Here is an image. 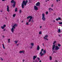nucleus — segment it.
I'll use <instances>...</instances> for the list:
<instances>
[{"instance_id": "obj_1", "label": "nucleus", "mask_w": 62, "mask_h": 62, "mask_svg": "<svg viewBox=\"0 0 62 62\" xmlns=\"http://www.w3.org/2000/svg\"><path fill=\"white\" fill-rule=\"evenodd\" d=\"M28 3V1L27 0L26 1L24 0H23L21 5L22 8H24V6H25L26 4Z\"/></svg>"}, {"instance_id": "obj_2", "label": "nucleus", "mask_w": 62, "mask_h": 62, "mask_svg": "<svg viewBox=\"0 0 62 62\" xmlns=\"http://www.w3.org/2000/svg\"><path fill=\"white\" fill-rule=\"evenodd\" d=\"M18 26V24H15L13 26L12 28L11 29V31L12 32V33H13L14 32V29H15V27L16 26V27H17Z\"/></svg>"}, {"instance_id": "obj_3", "label": "nucleus", "mask_w": 62, "mask_h": 62, "mask_svg": "<svg viewBox=\"0 0 62 62\" xmlns=\"http://www.w3.org/2000/svg\"><path fill=\"white\" fill-rule=\"evenodd\" d=\"M56 42V41H54L53 43V45L52 47V51H54V48H55V45L54 44Z\"/></svg>"}, {"instance_id": "obj_4", "label": "nucleus", "mask_w": 62, "mask_h": 62, "mask_svg": "<svg viewBox=\"0 0 62 62\" xmlns=\"http://www.w3.org/2000/svg\"><path fill=\"white\" fill-rule=\"evenodd\" d=\"M42 19L43 21H45L46 20V18L45 17V15L44 13L42 14Z\"/></svg>"}, {"instance_id": "obj_5", "label": "nucleus", "mask_w": 62, "mask_h": 62, "mask_svg": "<svg viewBox=\"0 0 62 62\" xmlns=\"http://www.w3.org/2000/svg\"><path fill=\"white\" fill-rule=\"evenodd\" d=\"M33 18V17L31 16H28L27 17V19H29V18H30V19L29 20L28 23H30V22H31V19Z\"/></svg>"}, {"instance_id": "obj_6", "label": "nucleus", "mask_w": 62, "mask_h": 62, "mask_svg": "<svg viewBox=\"0 0 62 62\" xmlns=\"http://www.w3.org/2000/svg\"><path fill=\"white\" fill-rule=\"evenodd\" d=\"M11 3H14L13 5H12V6H13V8H15L16 2L14 1V0H12L11 1Z\"/></svg>"}, {"instance_id": "obj_7", "label": "nucleus", "mask_w": 62, "mask_h": 62, "mask_svg": "<svg viewBox=\"0 0 62 62\" xmlns=\"http://www.w3.org/2000/svg\"><path fill=\"white\" fill-rule=\"evenodd\" d=\"M59 47H58V46H56L55 47V49L56 51H57L58 50H59Z\"/></svg>"}, {"instance_id": "obj_8", "label": "nucleus", "mask_w": 62, "mask_h": 62, "mask_svg": "<svg viewBox=\"0 0 62 62\" xmlns=\"http://www.w3.org/2000/svg\"><path fill=\"white\" fill-rule=\"evenodd\" d=\"M34 9L35 10H39L38 7L36 6H35L34 7Z\"/></svg>"}, {"instance_id": "obj_9", "label": "nucleus", "mask_w": 62, "mask_h": 62, "mask_svg": "<svg viewBox=\"0 0 62 62\" xmlns=\"http://www.w3.org/2000/svg\"><path fill=\"white\" fill-rule=\"evenodd\" d=\"M40 5V3L39 2H38L37 3H36V6H39Z\"/></svg>"}, {"instance_id": "obj_10", "label": "nucleus", "mask_w": 62, "mask_h": 62, "mask_svg": "<svg viewBox=\"0 0 62 62\" xmlns=\"http://www.w3.org/2000/svg\"><path fill=\"white\" fill-rule=\"evenodd\" d=\"M7 11L8 12L9 11V7H8V5L7 6Z\"/></svg>"}, {"instance_id": "obj_11", "label": "nucleus", "mask_w": 62, "mask_h": 62, "mask_svg": "<svg viewBox=\"0 0 62 62\" xmlns=\"http://www.w3.org/2000/svg\"><path fill=\"white\" fill-rule=\"evenodd\" d=\"M24 51L23 50L21 51L19 53L20 54H21V53H23V54H24Z\"/></svg>"}, {"instance_id": "obj_12", "label": "nucleus", "mask_w": 62, "mask_h": 62, "mask_svg": "<svg viewBox=\"0 0 62 62\" xmlns=\"http://www.w3.org/2000/svg\"><path fill=\"white\" fill-rule=\"evenodd\" d=\"M49 12H51V10L52 11H53V9H52L51 8H49Z\"/></svg>"}, {"instance_id": "obj_13", "label": "nucleus", "mask_w": 62, "mask_h": 62, "mask_svg": "<svg viewBox=\"0 0 62 62\" xmlns=\"http://www.w3.org/2000/svg\"><path fill=\"white\" fill-rule=\"evenodd\" d=\"M40 49V47L39 46H38L37 47V50H38V51H39V50Z\"/></svg>"}, {"instance_id": "obj_14", "label": "nucleus", "mask_w": 62, "mask_h": 62, "mask_svg": "<svg viewBox=\"0 0 62 62\" xmlns=\"http://www.w3.org/2000/svg\"><path fill=\"white\" fill-rule=\"evenodd\" d=\"M37 57V56H33V60H35V59H36V58Z\"/></svg>"}, {"instance_id": "obj_15", "label": "nucleus", "mask_w": 62, "mask_h": 62, "mask_svg": "<svg viewBox=\"0 0 62 62\" xmlns=\"http://www.w3.org/2000/svg\"><path fill=\"white\" fill-rule=\"evenodd\" d=\"M15 12H17V8H16L15 9Z\"/></svg>"}, {"instance_id": "obj_16", "label": "nucleus", "mask_w": 62, "mask_h": 62, "mask_svg": "<svg viewBox=\"0 0 62 62\" xmlns=\"http://www.w3.org/2000/svg\"><path fill=\"white\" fill-rule=\"evenodd\" d=\"M60 32H61V30L60 29H59L58 30V33H60Z\"/></svg>"}, {"instance_id": "obj_17", "label": "nucleus", "mask_w": 62, "mask_h": 62, "mask_svg": "<svg viewBox=\"0 0 62 62\" xmlns=\"http://www.w3.org/2000/svg\"><path fill=\"white\" fill-rule=\"evenodd\" d=\"M45 38H48V35H46L45 36Z\"/></svg>"}, {"instance_id": "obj_18", "label": "nucleus", "mask_w": 62, "mask_h": 62, "mask_svg": "<svg viewBox=\"0 0 62 62\" xmlns=\"http://www.w3.org/2000/svg\"><path fill=\"white\" fill-rule=\"evenodd\" d=\"M49 58L50 60H52V57H51V56H49Z\"/></svg>"}, {"instance_id": "obj_19", "label": "nucleus", "mask_w": 62, "mask_h": 62, "mask_svg": "<svg viewBox=\"0 0 62 62\" xmlns=\"http://www.w3.org/2000/svg\"><path fill=\"white\" fill-rule=\"evenodd\" d=\"M43 53H44V54H45V53H46V50H44Z\"/></svg>"}, {"instance_id": "obj_20", "label": "nucleus", "mask_w": 62, "mask_h": 62, "mask_svg": "<svg viewBox=\"0 0 62 62\" xmlns=\"http://www.w3.org/2000/svg\"><path fill=\"white\" fill-rule=\"evenodd\" d=\"M4 28H5L6 26V25L5 24H4L3 26Z\"/></svg>"}, {"instance_id": "obj_21", "label": "nucleus", "mask_w": 62, "mask_h": 62, "mask_svg": "<svg viewBox=\"0 0 62 62\" xmlns=\"http://www.w3.org/2000/svg\"><path fill=\"white\" fill-rule=\"evenodd\" d=\"M1 28H2V29H4V28L3 26H2L1 27Z\"/></svg>"}, {"instance_id": "obj_22", "label": "nucleus", "mask_w": 62, "mask_h": 62, "mask_svg": "<svg viewBox=\"0 0 62 62\" xmlns=\"http://www.w3.org/2000/svg\"><path fill=\"white\" fill-rule=\"evenodd\" d=\"M14 42H15V43L16 44H17V42H18V41H14Z\"/></svg>"}, {"instance_id": "obj_23", "label": "nucleus", "mask_w": 62, "mask_h": 62, "mask_svg": "<svg viewBox=\"0 0 62 62\" xmlns=\"http://www.w3.org/2000/svg\"><path fill=\"white\" fill-rule=\"evenodd\" d=\"M2 45L3 46V48L4 49H5V47L4 46V45L3 44Z\"/></svg>"}, {"instance_id": "obj_24", "label": "nucleus", "mask_w": 62, "mask_h": 62, "mask_svg": "<svg viewBox=\"0 0 62 62\" xmlns=\"http://www.w3.org/2000/svg\"><path fill=\"white\" fill-rule=\"evenodd\" d=\"M31 46H34V44H33V43H31Z\"/></svg>"}, {"instance_id": "obj_25", "label": "nucleus", "mask_w": 62, "mask_h": 62, "mask_svg": "<svg viewBox=\"0 0 62 62\" xmlns=\"http://www.w3.org/2000/svg\"><path fill=\"white\" fill-rule=\"evenodd\" d=\"M41 34H42V33H41V31H40L39 32V34H40V35Z\"/></svg>"}, {"instance_id": "obj_26", "label": "nucleus", "mask_w": 62, "mask_h": 62, "mask_svg": "<svg viewBox=\"0 0 62 62\" xmlns=\"http://www.w3.org/2000/svg\"><path fill=\"white\" fill-rule=\"evenodd\" d=\"M58 46H59V47H60V46H61V45H60V44H58Z\"/></svg>"}, {"instance_id": "obj_27", "label": "nucleus", "mask_w": 62, "mask_h": 62, "mask_svg": "<svg viewBox=\"0 0 62 62\" xmlns=\"http://www.w3.org/2000/svg\"><path fill=\"white\" fill-rule=\"evenodd\" d=\"M44 38L45 39H46V40H48V39H47V38H46L45 37H44Z\"/></svg>"}, {"instance_id": "obj_28", "label": "nucleus", "mask_w": 62, "mask_h": 62, "mask_svg": "<svg viewBox=\"0 0 62 62\" xmlns=\"http://www.w3.org/2000/svg\"><path fill=\"white\" fill-rule=\"evenodd\" d=\"M15 15H16V14H14L13 15V17H15Z\"/></svg>"}, {"instance_id": "obj_29", "label": "nucleus", "mask_w": 62, "mask_h": 62, "mask_svg": "<svg viewBox=\"0 0 62 62\" xmlns=\"http://www.w3.org/2000/svg\"><path fill=\"white\" fill-rule=\"evenodd\" d=\"M41 56H42L43 55H44V53H41Z\"/></svg>"}, {"instance_id": "obj_30", "label": "nucleus", "mask_w": 62, "mask_h": 62, "mask_svg": "<svg viewBox=\"0 0 62 62\" xmlns=\"http://www.w3.org/2000/svg\"><path fill=\"white\" fill-rule=\"evenodd\" d=\"M29 3H31V0H29Z\"/></svg>"}, {"instance_id": "obj_31", "label": "nucleus", "mask_w": 62, "mask_h": 62, "mask_svg": "<svg viewBox=\"0 0 62 62\" xmlns=\"http://www.w3.org/2000/svg\"><path fill=\"white\" fill-rule=\"evenodd\" d=\"M20 13H21L22 12V10H20L19 11Z\"/></svg>"}, {"instance_id": "obj_32", "label": "nucleus", "mask_w": 62, "mask_h": 62, "mask_svg": "<svg viewBox=\"0 0 62 62\" xmlns=\"http://www.w3.org/2000/svg\"><path fill=\"white\" fill-rule=\"evenodd\" d=\"M58 19H59V20H61V19L60 17H59L58 18Z\"/></svg>"}, {"instance_id": "obj_33", "label": "nucleus", "mask_w": 62, "mask_h": 62, "mask_svg": "<svg viewBox=\"0 0 62 62\" xmlns=\"http://www.w3.org/2000/svg\"><path fill=\"white\" fill-rule=\"evenodd\" d=\"M59 24H62V22H60Z\"/></svg>"}, {"instance_id": "obj_34", "label": "nucleus", "mask_w": 62, "mask_h": 62, "mask_svg": "<svg viewBox=\"0 0 62 62\" xmlns=\"http://www.w3.org/2000/svg\"><path fill=\"white\" fill-rule=\"evenodd\" d=\"M37 59L39 60H40V59L38 57H37Z\"/></svg>"}, {"instance_id": "obj_35", "label": "nucleus", "mask_w": 62, "mask_h": 62, "mask_svg": "<svg viewBox=\"0 0 62 62\" xmlns=\"http://www.w3.org/2000/svg\"><path fill=\"white\" fill-rule=\"evenodd\" d=\"M56 53V52H55V51H53V53Z\"/></svg>"}, {"instance_id": "obj_36", "label": "nucleus", "mask_w": 62, "mask_h": 62, "mask_svg": "<svg viewBox=\"0 0 62 62\" xmlns=\"http://www.w3.org/2000/svg\"><path fill=\"white\" fill-rule=\"evenodd\" d=\"M42 54V51H41L40 52V54H40H40Z\"/></svg>"}, {"instance_id": "obj_37", "label": "nucleus", "mask_w": 62, "mask_h": 62, "mask_svg": "<svg viewBox=\"0 0 62 62\" xmlns=\"http://www.w3.org/2000/svg\"><path fill=\"white\" fill-rule=\"evenodd\" d=\"M58 1H60V0H56V1L57 2H58Z\"/></svg>"}, {"instance_id": "obj_38", "label": "nucleus", "mask_w": 62, "mask_h": 62, "mask_svg": "<svg viewBox=\"0 0 62 62\" xmlns=\"http://www.w3.org/2000/svg\"><path fill=\"white\" fill-rule=\"evenodd\" d=\"M56 20H57V21H58V20H59V19L58 18H58H56Z\"/></svg>"}, {"instance_id": "obj_39", "label": "nucleus", "mask_w": 62, "mask_h": 62, "mask_svg": "<svg viewBox=\"0 0 62 62\" xmlns=\"http://www.w3.org/2000/svg\"><path fill=\"white\" fill-rule=\"evenodd\" d=\"M16 21L17 22H19V19H17Z\"/></svg>"}, {"instance_id": "obj_40", "label": "nucleus", "mask_w": 62, "mask_h": 62, "mask_svg": "<svg viewBox=\"0 0 62 62\" xmlns=\"http://www.w3.org/2000/svg\"><path fill=\"white\" fill-rule=\"evenodd\" d=\"M26 25H28L29 24H28L27 22H26Z\"/></svg>"}, {"instance_id": "obj_41", "label": "nucleus", "mask_w": 62, "mask_h": 62, "mask_svg": "<svg viewBox=\"0 0 62 62\" xmlns=\"http://www.w3.org/2000/svg\"><path fill=\"white\" fill-rule=\"evenodd\" d=\"M46 14H47V15L48 14V12H46Z\"/></svg>"}, {"instance_id": "obj_42", "label": "nucleus", "mask_w": 62, "mask_h": 62, "mask_svg": "<svg viewBox=\"0 0 62 62\" xmlns=\"http://www.w3.org/2000/svg\"><path fill=\"white\" fill-rule=\"evenodd\" d=\"M55 62H58V61H57L56 60H55Z\"/></svg>"}, {"instance_id": "obj_43", "label": "nucleus", "mask_w": 62, "mask_h": 62, "mask_svg": "<svg viewBox=\"0 0 62 62\" xmlns=\"http://www.w3.org/2000/svg\"><path fill=\"white\" fill-rule=\"evenodd\" d=\"M53 6H54V5H53V4H52L51 6L52 7H53Z\"/></svg>"}, {"instance_id": "obj_44", "label": "nucleus", "mask_w": 62, "mask_h": 62, "mask_svg": "<svg viewBox=\"0 0 62 62\" xmlns=\"http://www.w3.org/2000/svg\"><path fill=\"white\" fill-rule=\"evenodd\" d=\"M43 51V49H42L41 50V51Z\"/></svg>"}, {"instance_id": "obj_45", "label": "nucleus", "mask_w": 62, "mask_h": 62, "mask_svg": "<svg viewBox=\"0 0 62 62\" xmlns=\"http://www.w3.org/2000/svg\"><path fill=\"white\" fill-rule=\"evenodd\" d=\"M31 21L32 22H34V21L33 20H31Z\"/></svg>"}, {"instance_id": "obj_46", "label": "nucleus", "mask_w": 62, "mask_h": 62, "mask_svg": "<svg viewBox=\"0 0 62 62\" xmlns=\"http://www.w3.org/2000/svg\"><path fill=\"white\" fill-rule=\"evenodd\" d=\"M1 58V60H3V59H2V58Z\"/></svg>"}, {"instance_id": "obj_47", "label": "nucleus", "mask_w": 62, "mask_h": 62, "mask_svg": "<svg viewBox=\"0 0 62 62\" xmlns=\"http://www.w3.org/2000/svg\"><path fill=\"white\" fill-rule=\"evenodd\" d=\"M10 39H8V41H10Z\"/></svg>"}, {"instance_id": "obj_48", "label": "nucleus", "mask_w": 62, "mask_h": 62, "mask_svg": "<svg viewBox=\"0 0 62 62\" xmlns=\"http://www.w3.org/2000/svg\"><path fill=\"white\" fill-rule=\"evenodd\" d=\"M6 30V29H5L4 30H3V31H5Z\"/></svg>"}, {"instance_id": "obj_49", "label": "nucleus", "mask_w": 62, "mask_h": 62, "mask_svg": "<svg viewBox=\"0 0 62 62\" xmlns=\"http://www.w3.org/2000/svg\"><path fill=\"white\" fill-rule=\"evenodd\" d=\"M5 55H7V54L6 53H5Z\"/></svg>"}, {"instance_id": "obj_50", "label": "nucleus", "mask_w": 62, "mask_h": 62, "mask_svg": "<svg viewBox=\"0 0 62 62\" xmlns=\"http://www.w3.org/2000/svg\"><path fill=\"white\" fill-rule=\"evenodd\" d=\"M24 59L23 60V62H24Z\"/></svg>"}, {"instance_id": "obj_51", "label": "nucleus", "mask_w": 62, "mask_h": 62, "mask_svg": "<svg viewBox=\"0 0 62 62\" xmlns=\"http://www.w3.org/2000/svg\"><path fill=\"white\" fill-rule=\"evenodd\" d=\"M42 27V26H40V28H41V27Z\"/></svg>"}, {"instance_id": "obj_52", "label": "nucleus", "mask_w": 62, "mask_h": 62, "mask_svg": "<svg viewBox=\"0 0 62 62\" xmlns=\"http://www.w3.org/2000/svg\"><path fill=\"white\" fill-rule=\"evenodd\" d=\"M32 46H31V49H32Z\"/></svg>"}, {"instance_id": "obj_53", "label": "nucleus", "mask_w": 62, "mask_h": 62, "mask_svg": "<svg viewBox=\"0 0 62 62\" xmlns=\"http://www.w3.org/2000/svg\"><path fill=\"white\" fill-rule=\"evenodd\" d=\"M19 45V44H17L16 45H17V46H18V45Z\"/></svg>"}, {"instance_id": "obj_54", "label": "nucleus", "mask_w": 62, "mask_h": 62, "mask_svg": "<svg viewBox=\"0 0 62 62\" xmlns=\"http://www.w3.org/2000/svg\"><path fill=\"white\" fill-rule=\"evenodd\" d=\"M2 11H2V10H1V11H0V12H2Z\"/></svg>"}, {"instance_id": "obj_55", "label": "nucleus", "mask_w": 62, "mask_h": 62, "mask_svg": "<svg viewBox=\"0 0 62 62\" xmlns=\"http://www.w3.org/2000/svg\"><path fill=\"white\" fill-rule=\"evenodd\" d=\"M58 36H59V37H61V36H60V35H58Z\"/></svg>"}, {"instance_id": "obj_56", "label": "nucleus", "mask_w": 62, "mask_h": 62, "mask_svg": "<svg viewBox=\"0 0 62 62\" xmlns=\"http://www.w3.org/2000/svg\"><path fill=\"white\" fill-rule=\"evenodd\" d=\"M2 1H5V0H2Z\"/></svg>"}, {"instance_id": "obj_57", "label": "nucleus", "mask_w": 62, "mask_h": 62, "mask_svg": "<svg viewBox=\"0 0 62 62\" xmlns=\"http://www.w3.org/2000/svg\"><path fill=\"white\" fill-rule=\"evenodd\" d=\"M2 37H3V38H4V37H5V36H2Z\"/></svg>"}, {"instance_id": "obj_58", "label": "nucleus", "mask_w": 62, "mask_h": 62, "mask_svg": "<svg viewBox=\"0 0 62 62\" xmlns=\"http://www.w3.org/2000/svg\"><path fill=\"white\" fill-rule=\"evenodd\" d=\"M41 62V60H40L39 61V62Z\"/></svg>"}, {"instance_id": "obj_59", "label": "nucleus", "mask_w": 62, "mask_h": 62, "mask_svg": "<svg viewBox=\"0 0 62 62\" xmlns=\"http://www.w3.org/2000/svg\"><path fill=\"white\" fill-rule=\"evenodd\" d=\"M53 22H55V20H54Z\"/></svg>"}, {"instance_id": "obj_60", "label": "nucleus", "mask_w": 62, "mask_h": 62, "mask_svg": "<svg viewBox=\"0 0 62 62\" xmlns=\"http://www.w3.org/2000/svg\"><path fill=\"white\" fill-rule=\"evenodd\" d=\"M42 45H43V46H44V44H43V43Z\"/></svg>"}, {"instance_id": "obj_61", "label": "nucleus", "mask_w": 62, "mask_h": 62, "mask_svg": "<svg viewBox=\"0 0 62 62\" xmlns=\"http://www.w3.org/2000/svg\"><path fill=\"white\" fill-rule=\"evenodd\" d=\"M8 43H9L10 42V41H8Z\"/></svg>"}, {"instance_id": "obj_62", "label": "nucleus", "mask_w": 62, "mask_h": 62, "mask_svg": "<svg viewBox=\"0 0 62 62\" xmlns=\"http://www.w3.org/2000/svg\"><path fill=\"white\" fill-rule=\"evenodd\" d=\"M23 21H22V23H23Z\"/></svg>"}, {"instance_id": "obj_63", "label": "nucleus", "mask_w": 62, "mask_h": 62, "mask_svg": "<svg viewBox=\"0 0 62 62\" xmlns=\"http://www.w3.org/2000/svg\"><path fill=\"white\" fill-rule=\"evenodd\" d=\"M46 2H47V0H46Z\"/></svg>"}, {"instance_id": "obj_64", "label": "nucleus", "mask_w": 62, "mask_h": 62, "mask_svg": "<svg viewBox=\"0 0 62 62\" xmlns=\"http://www.w3.org/2000/svg\"><path fill=\"white\" fill-rule=\"evenodd\" d=\"M47 1H49V0H47Z\"/></svg>"}]
</instances>
